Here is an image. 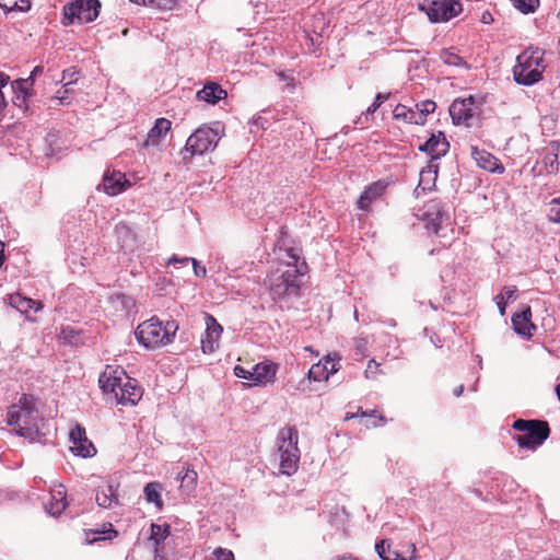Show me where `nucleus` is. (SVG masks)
Masks as SVG:
<instances>
[{"label": "nucleus", "mask_w": 560, "mask_h": 560, "mask_svg": "<svg viewBox=\"0 0 560 560\" xmlns=\"http://www.w3.org/2000/svg\"><path fill=\"white\" fill-rule=\"evenodd\" d=\"M300 255L296 249L288 248L278 267L271 271L266 282L272 300L291 302L300 296L301 278L306 270L305 261L299 265Z\"/></svg>", "instance_id": "f257e3e1"}, {"label": "nucleus", "mask_w": 560, "mask_h": 560, "mask_svg": "<svg viewBox=\"0 0 560 560\" xmlns=\"http://www.w3.org/2000/svg\"><path fill=\"white\" fill-rule=\"evenodd\" d=\"M31 400L23 395L19 404L12 405L7 412V423L15 428L18 435L31 441H40L45 435L43 432L45 423Z\"/></svg>", "instance_id": "f03ea898"}, {"label": "nucleus", "mask_w": 560, "mask_h": 560, "mask_svg": "<svg viewBox=\"0 0 560 560\" xmlns=\"http://www.w3.org/2000/svg\"><path fill=\"white\" fill-rule=\"evenodd\" d=\"M177 329L175 320L163 323L158 316H153L137 327L135 336L147 349H155L171 343Z\"/></svg>", "instance_id": "7ed1b4c3"}, {"label": "nucleus", "mask_w": 560, "mask_h": 560, "mask_svg": "<svg viewBox=\"0 0 560 560\" xmlns=\"http://www.w3.org/2000/svg\"><path fill=\"white\" fill-rule=\"evenodd\" d=\"M545 68L544 50L528 47L517 56L513 77L517 84L529 86L541 80Z\"/></svg>", "instance_id": "20e7f679"}, {"label": "nucleus", "mask_w": 560, "mask_h": 560, "mask_svg": "<svg viewBox=\"0 0 560 560\" xmlns=\"http://www.w3.org/2000/svg\"><path fill=\"white\" fill-rule=\"evenodd\" d=\"M512 428L521 432L514 438L518 446L530 451L537 450L550 435L549 424L544 420L517 419Z\"/></svg>", "instance_id": "39448f33"}, {"label": "nucleus", "mask_w": 560, "mask_h": 560, "mask_svg": "<svg viewBox=\"0 0 560 560\" xmlns=\"http://www.w3.org/2000/svg\"><path fill=\"white\" fill-rule=\"evenodd\" d=\"M223 130L224 128L220 122H214L212 126L202 125L188 137L184 150L189 152L190 156L213 151Z\"/></svg>", "instance_id": "423d86ee"}, {"label": "nucleus", "mask_w": 560, "mask_h": 560, "mask_svg": "<svg viewBox=\"0 0 560 560\" xmlns=\"http://www.w3.org/2000/svg\"><path fill=\"white\" fill-rule=\"evenodd\" d=\"M101 9L100 0H72L63 7V25L79 24L94 21Z\"/></svg>", "instance_id": "0eeeda50"}, {"label": "nucleus", "mask_w": 560, "mask_h": 560, "mask_svg": "<svg viewBox=\"0 0 560 560\" xmlns=\"http://www.w3.org/2000/svg\"><path fill=\"white\" fill-rule=\"evenodd\" d=\"M421 218L428 222V230L440 235L451 225V206L442 200H430L424 205Z\"/></svg>", "instance_id": "6e6552de"}, {"label": "nucleus", "mask_w": 560, "mask_h": 560, "mask_svg": "<svg viewBox=\"0 0 560 560\" xmlns=\"http://www.w3.org/2000/svg\"><path fill=\"white\" fill-rule=\"evenodd\" d=\"M419 9L425 12L431 23L447 22L463 11L459 0H424Z\"/></svg>", "instance_id": "1a4fd4ad"}, {"label": "nucleus", "mask_w": 560, "mask_h": 560, "mask_svg": "<svg viewBox=\"0 0 560 560\" xmlns=\"http://www.w3.org/2000/svg\"><path fill=\"white\" fill-rule=\"evenodd\" d=\"M69 440L72 443L70 450L74 456L90 458L96 454V447L86 436L85 428L77 423L69 432Z\"/></svg>", "instance_id": "9d476101"}, {"label": "nucleus", "mask_w": 560, "mask_h": 560, "mask_svg": "<svg viewBox=\"0 0 560 560\" xmlns=\"http://www.w3.org/2000/svg\"><path fill=\"white\" fill-rule=\"evenodd\" d=\"M170 535L171 527L168 524H152L150 540L153 541L155 557L160 560H173V556L170 553Z\"/></svg>", "instance_id": "9b49d317"}, {"label": "nucleus", "mask_w": 560, "mask_h": 560, "mask_svg": "<svg viewBox=\"0 0 560 560\" xmlns=\"http://www.w3.org/2000/svg\"><path fill=\"white\" fill-rule=\"evenodd\" d=\"M418 150L431 156L430 161L438 163V161L447 154L450 151V143L442 131L431 133L430 138L418 147Z\"/></svg>", "instance_id": "f8f14e48"}, {"label": "nucleus", "mask_w": 560, "mask_h": 560, "mask_svg": "<svg viewBox=\"0 0 560 560\" xmlns=\"http://www.w3.org/2000/svg\"><path fill=\"white\" fill-rule=\"evenodd\" d=\"M475 98L468 96L466 98H456L450 106V116L454 125L464 124L469 126V120L474 116L472 106Z\"/></svg>", "instance_id": "ddd939ff"}, {"label": "nucleus", "mask_w": 560, "mask_h": 560, "mask_svg": "<svg viewBox=\"0 0 560 560\" xmlns=\"http://www.w3.org/2000/svg\"><path fill=\"white\" fill-rule=\"evenodd\" d=\"M512 325L514 331L525 338H530L536 330V326L532 322L530 306H525L520 313L512 316Z\"/></svg>", "instance_id": "4468645a"}, {"label": "nucleus", "mask_w": 560, "mask_h": 560, "mask_svg": "<svg viewBox=\"0 0 560 560\" xmlns=\"http://www.w3.org/2000/svg\"><path fill=\"white\" fill-rule=\"evenodd\" d=\"M104 191L109 196H117L125 191L130 183L126 179L125 174L119 171L107 172L102 183Z\"/></svg>", "instance_id": "2eb2a0df"}, {"label": "nucleus", "mask_w": 560, "mask_h": 560, "mask_svg": "<svg viewBox=\"0 0 560 560\" xmlns=\"http://www.w3.org/2000/svg\"><path fill=\"white\" fill-rule=\"evenodd\" d=\"M141 395V388L138 386L137 381L128 378L125 383L121 382L116 401L124 406L136 405Z\"/></svg>", "instance_id": "dca6fc26"}, {"label": "nucleus", "mask_w": 560, "mask_h": 560, "mask_svg": "<svg viewBox=\"0 0 560 560\" xmlns=\"http://www.w3.org/2000/svg\"><path fill=\"white\" fill-rule=\"evenodd\" d=\"M118 485L107 481L105 485L100 486L95 493V501L98 506L104 509H112L118 505Z\"/></svg>", "instance_id": "f3484780"}, {"label": "nucleus", "mask_w": 560, "mask_h": 560, "mask_svg": "<svg viewBox=\"0 0 560 560\" xmlns=\"http://www.w3.org/2000/svg\"><path fill=\"white\" fill-rule=\"evenodd\" d=\"M298 443L299 432L294 425H285L279 430L276 439L277 452L299 450Z\"/></svg>", "instance_id": "a211bd4d"}, {"label": "nucleus", "mask_w": 560, "mask_h": 560, "mask_svg": "<svg viewBox=\"0 0 560 560\" xmlns=\"http://www.w3.org/2000/svg\"><path fill=\"white\" fill-rule=\"evenodd\" d=\"M471 156L479 167L488 172L501 174L504 171L501 162L494 155L485 150H479L478 148L472 147Z\"/></svg>", "instance_id": "6ab92c4d"}, {"label": "nucleus", "mask_w": 560, "mask_h": 560, "mask_svg": "<svg viewBox=\"0 0 560 560\" xmlns=\"http://www.w3.org/2000/svg\"><path fill=\"white\" fill-rule=\"evenodd\" d=\"M45 510L51 516L60 515L67 506V491L62 485L52 489L50 492L49 501L45 504Z\"/></svg>", "instance_id": "aec40b11"}, {"label": "nucleus", "mask_w": 560, "mask_h": 560, "mask_svg": "<svg viewBox=\"0 0 560 560\" xmlns=\"http://www.w3.org/2000/svg\"><path fill=\"white\" fill-rule=\"evenodd\" d=\"M439 172V163H434L430 161L429 164L420 171L419 174V183L415 192L419 195V190L422 191H431L435 186V180L438 178Z\"/></svg>", "instance_id": "412c9836"}, {"label": "nucleus", "mask_w": 560, "mask_h": 560, "mask_svg": "<svg viewBox=\"0 0 560 560\" xmlns=\"http://www.w3.org/2000/svg\"><path fill=\"white\" fill-rule=\"evenodd\" d=\"M228 93L219 83L208 82L203 88L197 92V98L211 105H215L221 100H224Z\"/></svg>", "instance_id": "4be33fe9"}, {"label": "nucleus", "mask_w": 560, "mask_h": 560, "mask_svg": "<svg viewBox=\"0 0 560 560\" xmlns=\"http://www.w3.org/2000/svg\"><path fill=\"white\" fill-rule=\"evenodd\" d=\"M124 374L125 372L122 370L119 372L117 370L113 372H103L98 378L101 389L105 394H113L116 398L122 380L121 375Z\"/></svg>", "instance_id": "5701e85b"}, {"label": "nucleus", "mask_w": 560, "mask_h": 560, "mask_svg": "<svg viewBox=\"0 0 560 560\" xmlns=\"http://www.w3.org/2000/svg\"><path fill=\"white\" fill-rule=\"evenodd\" d=\"M277 364L264 361L253 366V383L255 385L272 382L277 373Z\"/></svg>", "instance_id": "b1692460"}, {"label": "nucleus", "mask_w": 560, "mask_h": 560, "mask_svg": "<svg viewBox=\"0 0 560 560\" xmlns=\"http://www.w3.org/2000/svg\"><path fill=\"white\" fill-rule=\"evenodd\" d=\"M279 455V468L281 474L291 476L293 475L298 468L300 463L301 453L300 450H289L285 452H277Z\"/></svg>", "instance_id": "393cba45"}, {"label": "nucleus", "mask_w": 560, "mask_h": 560, "mask_svg": "<svg viewBox=\"0 0 560 560\" xmlns=\"http://www.w3.org/2000/svg\"><path fill=\"white\" fill-rule=\"evenodd\" d=\"M559 151L560 143L558 141H550L544 151L542 164L544 171L547 174H556L559 170Z\"/></svg>", "instance_id": "a878e982"}, {"label": "nucleus", "mask_w": 560, "mask_h": 560, "mask_svg": "<svg viewBox=\"0 0 560 560\" xmlns=\"http://www.w3.org/2000/svg\"><path fill=\"white\" fill-rule=\"evenodd\" d=\"M8 301L11 307L18 310L22 314H27L30 310L37 312L43 307L40 302L22 296L20 293L10 294L8 296Z\"/></svg>", "instance_id": "bb28decb"}, {"label": "nucleus", "mask_w": 560, "mask_h": 560, "mask_svg": "<svg viewBox=\"0 0 560 560\" xmlns=\"http://www.w3.org/2000/svg\"><path fill=\"white\" fill-rule=\"evenodd\" d=\"M386 186L381 182L370 185L360 196L358 200V208L360 210H368L370 205L381 197Z\"/></svg>", "instance_id": "cd10ccee"}, {"label": "nucleus", "mask_w": 560, "mask_h": 560, "mask_svg": "<svg viewBox=\"0 0 560 560\" xmlns=\"http://www.w3.org/2000/svg\"><path fill=\"white\" fill-rule=\"evenodd\" d=\"M172 122L166 118H159L154 126L149 130L145 145H159L160 139L171 130Z\"/></svg>", "instance_id": "c85d7f7f"}, {"label": "nucleus", "mask_w": 560, "mask_h": 560, "mask_svg": "<svg viewBox=\"0 0 560 560\" xmlns=\"http://www.w3.org/2000/svg\"><path fill=\"white\" fill-rule=\"evenodd\" d=\"M197 477V472L189 468L178 472L177 480L180 481V489L185 494H190L195 490Z\"/></svg>", "instance_id": "c756f323"}, {"label": "nucleus", "mask_w": 560, "mask_h": 560, "mask_svg": "<svg viewBox=\"0 0 560 560\" xmlns=\"http://www.w3.org/2000/svg\"><path fill=\"white\" fill-rule=\"evenodd\" d=\"M144 497L149 503H154L158 509H162L161 485L159 482H149L145 485Z\"/></svg>", "instance_id": "7c9ffc66"}, {"label": "nucleus", "mask_w": 560, "mask_h": 560, "mask_svg": "<svg viewBox=\"0 0 560 560\" xmlns=\"http://www.w3.org/2000/svg\"><path fill=\"white\" fill-rule=\"evenodd\" d=\"M375 551L382 560H406L398 552L390 549V545L386 539L375 544Z\"/></svg>", "instance_id": "2f4dec72"}, {"label": "nucleus", "mask_w": 560, "mask_h": 560, "mask_svg": "<svg viewBox=\"0 0 560 560\" xmlns=\"http://www.w3.org/2000/svg\"><path fill=\"white\" fill-rule=\"evenodd\" d=\"M189 261H191V264H192L194 273H195L196 277L205 278L207 276L206 267L200 266L199 262L195 258H190V257L179 258L177 255H173L172 257H170V259L167 261V265H174V264L186 265Z\"/></svg>", "instance_id": "473e14b6"}, {"label": "nucleus", "mask_w": 560, "mask_h": 560, "mask_svg": "<svg viewBox=\"0 0 560 560\" xmlns=\"http://www.w3.org/2000/svg\"><path fill=\"white\" fill-rule=\"evenodd\" d=\"M389 95H390L389 93L388 94L377 93L374 102L368 107L366 112L358 118L355 124L362 125V124L366 122L369 120V117L372 116L378 109V107L382 105V103H384L386 100H388Z\"/></svg>", "instance_id": "72a5a7b5"}, {"label": "nucleus", "mask_w": 560, "mask_h": 560, "mask_svg": "<svg viewBox=\"0 0 560 560\" xmlns=\"http://www.w3.org/2000/svg\"><path fill=\"white\" fill-rule=\"evenodd\" d=\"M441 60L448 65V66H455V67H465L467 68V62L455 51L452 49H442L440 52Z\"/></svg>", "instance_id": "f704fd0d"}, {"label": "nucleus", "mask_w": 560, "mask_h": 560, "mask_svg": "<svg viewBox=\"0 0 560 560\" xmlns=\"http://www.w3.org/2000/svg\"><path fill=\"white\" fill-rule=\"evenodd\" d=\"M60 337L66 343L71 346H78L82 342L81 331L71 326L62 327Z\"/></svg>", "instance_id": "c9c22d12"}, {"label": "nucleus", "mask_w": 560, "mask_h": 560, "mask_svg": "<svg viewBox=\"0 0 560 560\" xmlns=\"http://www.w3.org/2000/svg\"><path fill=\"white\" fill-rule=\"evenodd\" d=\"M308 380L320 382L328 380V366L324 362L313 364L308 371Z\"/></svg>", "instance_id": "e433bc0d"}, {"label": "nucleus", "mask_w": 560, "mask_h": 560, "mask_svg": "<svg viewBox=\"0 0 560 560\" xmlns=\"http://www.w3.org/2000/svg\"><path fill=\"white\" fill-rule=\"evenodd\" d=\"M222 332V327L218 322L212 317H207V329L206 337L218 340Z\"/></svg>", "instance_id": "4c0bfd02"}, {"label": "nucleus", "mask_w": 560, "mask_h": 560, "mask_svg": "<svg viewBox=\"0 0 560 560\" xmlns=\"http://www.w3.org/2000/svg\"><path fill=\"white\" fill-rule=\"evenodd\" d=\"M32 85V78L18 79L13 82V88L18 89L21 93H23L24 97L31 95Z\"/></svg>", "instance_id": "58836bf2"}, {"label": "nucleus", "mask_w": 560, "mask_h": 560, "mask_svg": "<svg viewBox=\"0 0 560 560\" xmlns=\"http://www.w3.org/2000/svg\"><path fill=\"white\" fill-rule=\"evenodd\" d=\"M176 3V0H147L145 7L160 9V10H172Z\"/></svg>", "instance_id": "ea45409f"}, {"label": "nucleus", "mask_w": 560, "mask_h": 560, "mask_svg": "<svg viewBox=\"0 0 560 560\" xmlns=\"http://www.w3.org/2000/svg\"><path fill=\"white\" fill-rule=\"evenodd\" d=\"M416 108L420 112V114H422V116L427 120V116L429 114H432L435 110L436 104H435V102H433L431 100H425V101L418 103L416 105Z\"/></svg>", "instance_id": "a19ab883"}, {"label": "nucleus", "mask_w": 560, "mask_h": 560, "mask_svg": "<svg viewBox=\"0 0 560 560\" xmlns=\"http://www.w3.org/2000/svg\"><path fill=\"white\" fill-rule=\"evenodd\" d=\"M411 108H408L407 106L402 104H398L395 109L393 110V116L397 120H402L408 122V119L410 118Z\"/></svg>", "instance_id": "79ce46f5"}, {"label": "nucleus", "mask_w": 560, "mask_h": 560, "mask_svg": "<svg viewBox=\"0 0 560 560\" xmlns=\"http://www.w3.org/2000/svg\"><path fill=\"white\" fill-rule=\"evenodd\" d=\"M209 560H234V555L231 550L219 547L212 552Z\"/></svg>", "instance_id": "37998d69"}, {"label": "nucleus", "mask_w": 560, "mask_h": 560, "mask_svg": "<svg viewBox=\"0 0 560 560\" xmlns=\"http://www.w3.org/2000/svg\"><path fill=\"white\" fill-rule=\"evenodd\" d=\"M74 83V80H69L67 81L62 89L63 91L61 92L60 90L57 92V95H56V98L59 101V104L61 105H65V104H68L69 103V96L68 94L71 92V90L68 88L70 84Z\"/></svg>", "instance_id": "c03bdc74"}, {"label": "nucleus", "mask_w": 560, "mask_h": 560, "mask_svg": "<svg viewBox=\"0 0 560 560\" xmlns=\"http://www.w3.org/2000/svg\"><path fill=\"white\" fill-rule=\"evenodd\" d=\"M549 218L551 221H553L556 223H560V197L557 199H553L551 208H550Z\"/></svg>", "instance_id": "a18cd8bd"}, {"label": "nucleus", "mask_w": 560, "mask_h": 560, "mask_svg": "<svg viewBox=\"0 0 560 560\" xmlns=\"http://www.w3.org/2000/svg\"><path fill=\"white\" fill-rule=\"evenodd\" d=\"M32 2L31 0H18L14 2V4L9 8V11L16 10L20 12H27L31 10Z\"/></svg>", "instance_id": "49530a36"}, {"label": "nucleus", "mask_w": 560, "mask_h": 560, "mask_svg": "<svg viewBox=\"0 0 560 560\" xmlns=\"http://www.w3.org/2000/svg\"><path fill=\"white\" fill-rule=\"evenodd\" d=\"M234 375L238 378H244L253 382V370H246L245 368L241 365H236L234 368Z\"/></svg>", "instance_id": "de8ad7c7"}, {"label": "nucleus", "mask_w": 560, "mask_h": 560, "mask_svg": "<svg viewBox=\"0 0 560 560\" xmlns=\"http://www.w3.org/2000/svg\"><path fill=\"white\" fill-rule=\"evenodd\" d=\"M516 291H517V289L515 285H508V287H504L502 292L500 294H498L497 296H501V298H503V300L510 302V301L514 300Z\"/></svg>", "instance_id": "09e8293b"}, {"label": "nucleus", "mask_w": 560, "mask_h": 560, "mask_svg": "<svg viewBox=\"0 0 560 560\" xmlns=\"http://www.w3.org/2000/svg\"><path fill=\"white\" fill-rule=\"evenodd\" d=\"M410 118L408 119V122L409 124H415V125H424L425 124V119L424 117L422 116V114H420V112L416 108V109H412L411 113H410Z\"/></svg>", "instance_id": "8fccbe9b"}, {"label": "nucleus", "mask_w": 560, "mask_h": 560, "mask_svg": "<svg viewBox=\"0 0 560 560\" xmlns=\"http://www.w3.org/2000/svg\"><path fill=\"white\" fill-rule=\"evenodd\" d=\"M361 416V418H365V417H374L375 416V411H363L362 408H359L358 409V412H347L346 416H345V420L346 421H349V420H352L354 418H357L358 416Z\"/></svg>", "instance_id": "3c124183"}, {"label": "nucleus", "mask_w": 560, "mask_h": 560, "mask_svg": "<svg viewBox=\"0 0 560 560\" xmlns=\"http://www.w3.org/2000/svg\"><path fill=\"white\" fill-rule=\"evenodd\" d=\"M218 340L215 339H211V338H201V345H202V351L205 353H210V352H213L214 351V348H215V342Z\"/></svg>", "instance_id": "603ef678"}, {"label": "nucleus", "mask_w": 560, "mask_h": 560, "mask_svg": "<svg viewBox=\"0 0 560 560\" xmlns=\"http://www.w3.org/2000/svg\"><path fill=\"white\" fill-rule=\"evenodd\" d=\"M324 364L328 366V376L339 370V360H334L329 355L325 359Z\"/></svg>", "instance_id": "864d4df0"}, {"label": "nucleus", "mask_w": 560, "mask_h": 560, "mask_svg": "<svg viewBox=\"0 0 560 560\" xmlns=\"http://www.w3.org/2000/svg\"><path fill=\"white\" fill-rule=\"evenodd\" d=\"M355 350L359 354L365 355L368 340L365 338H357L354 340Z\"/></svg>", "instance_id": "5fc2aeb1"}, {"label": "nucleus", "mask_w": 560, "mask_h": 560, "mask_svg": "<svg viewBox=\"0 0 560 560\" xmlns=\"http://www.w3.org/2000/svg\"><path fill=\"white\" fill-rule=\"evenodd\" d=\"M494 301H495L497 306H498V308L500 311V314L503 316L505 314V307H506L509 302L503 300V298H501V296H495Z\"/></svg>", "instance_id": "6e6d98bb"}, {"label": "nucleus", "mask_w": 560, "mask_h": 560, "mask_svg": "<svg viewBox=\"0 0 560 560\" xmlns=\"http://www.w3.org/2000/svg\"><path fill=\"white\" fill-rule=\"evenodd\" d=\"M373 368L377 369L378 368V363H376L375 360H370L369 363H368V368L365 370V376L366 377L371 376V374L373 373Z\"/></svg>", "instance_id": "4d7b16f0"}, {"label": "nucleus", "mask_w": 560, "mask_h": 560, "mask_svg": "<svg viewBox=\"0 0 560 560\" xmlns=\"http://www.w3.org/2000/svg\"><path fill=\"white\" fill-rule=\"evenodd\" d=\"M43 71H44V68H43L42 66H36V67L32 70V72H31V74H30V77H28V78H32V83H33V84H34V80H35V78H36L37 75L42 74V73H43Z\"/></svg>", "instance_id": "13d9d810"}, {"label": "nucleus", "mask_w": 560, "mask_h": 560, "mask_svg": "<svg viewBox=\"0 0 560 560\" xmlns=\"http://www.w3.org/2000/svg\"><path fill=\"white\" fill-rule=\"evenodd\" d=\"M75 72L74 71H71V69H68V70H65L63 71V75H62V80H74V82L77 81V79H74Z\"/></svg>", "instance_id": "bf43d9fd"}, {"label": "nucleus", "mask_w": 560, "mask_h": 560, "mask_svg": "<svg viewBox=\"0 0 560 560\" xmlns=\"http://www.w3.org/2000/svg\"><path fill=\"white\" fill-rule=\"evenodd\" d=\"M117 301H119L121 303L122 306L127 307V305L129 303H131V299H129L128 296L126 295H118L117 296Z\"/></svg>", "instance_id": "052dcab7"}, {"label": "nucleus", "mask_w": 560, "mask_h": 560, "mask_svg": "<svg viewBox=\"0 0 560 560\" xmlns=\"http://www.w3.org/2000/svg\"><path fill=\"white\" fill-rule=\"evenodd\" d=\"M463 392H464V385L462 384V385H458L457 387H455L453 393L456 397H459L463 394Z\"/></svg>", "instance_id": "680f3d73"}, {"label": "nucleus", "mask_w": 560, "mask_h": 560, "mask_svg": "<svg viewBox=\"0 0 560 560\" xmlns=\"http://www.w3.org/2000/svg\"><path fill=\"white\" fill-rule=\"evenodd\" d=\"M3 246V243L0 242V267L2 266L4 260Z\"/></svg>", "instance_id": "e2e57ef3"}, {"label": "nucleus", "mask_w": 560, "mask_h": 560, "mask_svg": "<svg viewBox=\"0 0 560 560\" xmlns=\"http://www.w3.org/2000/svg\"><path fill=\"white\" fill-rule=\"evenodd\" d=\"M94 534H96L97 536H95L92 540H90L89 542H92L94 540H98V539H104L103 537H101V535L103 534V532L101 530H95L93 532Z\"/></svg>", "instance_id": "0e129e2a"}, {"label": "nucleus", "mask_w": 560, "mask_h": 560, "mask_svg": "<svg viewBox=\"0 0 560 560\" xmlns=\"http://www.w3.org/2000/svg\"><path fill=\"white\" fill-rule=\"evenodd\" d=\"M385 324L389 327H395L396 326V320L393 319V318H389L385 322Z\"/></svg>", "instance_id": "69168bd1"}, {"label": "nucleus", "mask_w": 560, "mask_h": 560, "mask_svg": "<svg viewBox=\"0 0 560 560\" xmlns=\"http://www.w3.org/2000/svg\"><path fill=\"white\" fill-rule=\"evenodd\" d=\"M129 1L132 3H136V4H142V5H145V2H147V0H129Z\"/></svg>", "instance_id": "338daca9"}, {"label": "nucleus", "mask_w": 560, "mask_h": 560, "mask_svg": "<svg viewBox=\"0 0 560 560\" xmlns=\"http://www.w3.org/2000/svg\"><path fill=\"white\" fill-rule=\"evenodd\" d=\"M339 560H359V559L349 556V557H342Z\"/></svg>", "instance_id": "774afa93"}]
</instances>
